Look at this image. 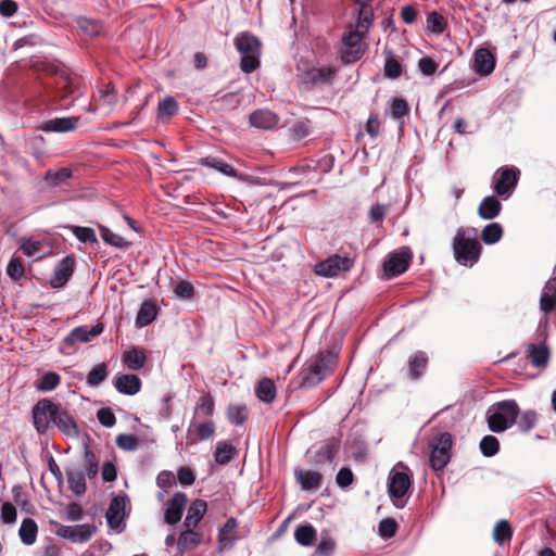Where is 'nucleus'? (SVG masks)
Masks as SVG:
<instances>
[{
    "mask_svg": "<svg viewBox=\"0 0 556 556\" xmlns=\"http://www.w3.org/2000/svg\"><path fill=\"white\" fill-rule=\"evenodd\" d=\"M372 23V11L368 8L359 10L355 24L348 25L341 38L340 58L344 64L358 61L365 53L367 46L364 38Z\"/></svg>",
    "mask_w": 556,
    "mask_h": 556,
    "instance_id": "f257e3e1",
    "label": "nucleus"
},
{
    "mask_svg": "<svg viewBox=\"0 0 556 556\" xmlns=\"http://www.w3.org/2000/svg\"><path fill=\"white\" fill-rule=\"evenodd\" d=\"M455 261L463 266H472L480 260L482 247L475 229L458 228L452 241Z\"/></svg>",
    "mask_w": 556,
    "mask_h": 556,
    "instance_id": "f03ea898",
    "label": "nucleus"
},
{
    "mask_svg": "<svg viewBox=\"0 0 556 556\" xmlns=\"http://www.w3.org/2000/svg\"><path fill=\"white\" fill-rule=\"evenodd\" d=\"M520 414L515 400H506L494 404L486 413V421L491 431L503 432L516 424Z\"/></svg>",
    "mask_w": 556,
    "mask_h": 556,
    "instance_id": "7ed1b4c3",
    "label": "nucleus"
},
{
    "mask_svg": "<svg viewBox=\"0 0 556 556\" xmlns=\"http://www.w3.org/2000/svg\"><path fill=\"white\" fill-rule=\"evenodd\" d=\"M236 49L242 54L240 67L244 73H252L260 66L262 43L254 35L242 31L233 40Z\"/></svg>",
    "mask_w": 556,
    "mask_h": 556,
    "instance_id": "20e7f679",
    "label": "nucleus"
},
{
    "mask_svg": "<svg viewBox=\"0 0 556 556\" xmlns=\"http://www.w3.org/2000/svg\"><path fill=\"white\" fill-rule=\"evenodd\" d=\"M336 364V354L329 351L320 352L305 370L301 386L308 388L317 386L333 371Z\"/></svg>",
    "mask_w": 556,
    "mask_h": 556,
    "instance_id": "39448f33",
    "label": "nucleus"
},
{
    "mask_svg": "<svg viewBox=\"0 0 556 556\" xmlns=\"http://www.w3.org/2000/svg\"><path fill=\"white\" fill-rule=\"evenodd\" d=\"M59 405L49 399L39 400L33 407V424L38 433L45 434L51 424H54Z\"/></svg>",
    "mask_w": 556,
    "mask_h": 556,
    "instance_id": "423d86ee",
    "label": "nucleus"
},
{
    "mask_svg": "<svg viewBox=\"0 0 556 556\" xmlns=\"http://www.w3.org/2000/svg\"><path fill=\"white\" fill-rule=\"evenodd\" d=\"M341 442L331 437L308 450V462L317 467L331 464L340 451Z\"/></svg>",
    "mask_w": 556,
    "mask_h": 556,
    "instance_id": "0eeeda50",
    "label": "nucleus"
},
{
    "mask_svg": "<svg viewBox=\"0 0 556 556\" xmlns=\"http://www.w3.org/2000/svg\"><path fill=\"white\" fill-rule=\"evenodd\" d=\"M430 465L433 470H442L450 462L452 448V435L448 432L441 433L431 443Z\"/></svg>",
    "mask_w": 556,
    "mask_h": 556,
    "instance_id": "6e6552de",
    "label": "nucleus"
},
{
    "mask_svg": "<svg viewBox=\"0 0 556 556\" xmlns=\"http://www.w3.org/2000/svg\"><path fill=\"white\" fill-rule=\"evenodd\" d=\"M413 254L408 247H403L388 255L382 264L387 278L396 277L405 273L409 266Z\"/></svg>",
    "mask_w": 556,
    "mask_h": 556,
    "instance_id": "1a4fd4ad",
    "label": "nucleus"
},
{
    "mask_svg": "<svg viewBox=\"0 0 556 556\" xmlns=\"http://www.w3.org/2000/svg\"><path fill=\"white\" fill-rule=\"evenodd\" d=\"M519 178V170L515 167H501L493 175V190L500 197H509Z\"/></svg>",
    "mask_w": 556,
    "mask_h": 556,
    "instance_id": "9d476101",
    "label": "nucleus"
},
{
    "mask_svg": "<svg viewBox=\"0 0 556 556\" xmlns=\"http://www.w3.org/2000/svg\"><path fill=\"white\" fill-rule=\"evenodd\" d=\"M353 260L348 256L333 254L315 265V273L323 277H336L342 271H349L353 267Z\"/></svg>",
    "mask_w": 556,
    "mask_h": 556,
    "instance_id": "9b49d317",
    "label": "nucleus"
},
{
    "mask_svg": "<svg viewBox=\"0 0 556 556\" xmlns=\"http://www.w3.org/2000/svg\"><path fill=\"white\" fill-rule=\"evenodd\" d=\"M97 531V527L89 523L77 526L58 525L55 534L62 539L68 540L72 543H86Z\"/></svg>",
    "mask_w": 556,
    "mask_h": 556,
    "instance_id": "f8f14e48",
    "label": "nucleus"
},
{
    "mask_svg": "<svg viewBox=\"0 0 556 556\" xmlns=\"http://www.w3.org/2000/svg\"><path fill=\"white\" fill-rule=\"evenodd\" d=\"M104 330V327L101 323H98L94 326H79L74 328L63 340L64 345L67 349H76L79 343H88L92 341L94 338L100 336Z\"/></svg>",
    "mask_w": 556,
    "mask_h": 556,
    "instance_id": "ddd939ff",
    "label": "nucleus"
},
{
    "mask_svg": "<svg viewBox=\"0 0 556 556\" xmlns=\"http://www.w3.org/2000/svg\"><path fill=\"white\" fill-rule=\"evenodd\" d=\"M126 497L123 495L114 496L109 505L105 517L108 525L113 530L123 531L125 517Z\"/></svg>",
    "mask_w": 556,
    "mask_h": 556,
    "instance_id": "4468645a",
    "label": "nucleus"
},
{
    "mask_svg": "<svg viewBox=\"0 0 556 556\" xmlns=\"http://www.w3.org/2000/svg\"><path fill=\"white\" fill-rule=\"evenodd\" d=\"M412 484L410 478L406 472L391 471L389 475L388 492L390 497L395 500H402Z\"/></svg>",
    "mask_w": 556,
    "mask_h": 556,
    "instance_id": "2eb2a0df",
    "label": "nucleus"
},
{
    "mask_svg": "<svg viewBox=\"0 0 556 556\" xmlns=\"http://www.w3.org/2000/svg\"><path fill=\"white\" fill-rule=\"evenodd\" d=\"M75 258L73 256L63 257L54 268L53 276L50 279V286L54 289L64 287L74 274Z\"/></svg>",
    "mask_w": 556,
    "mask_h": 556,
    "instance_id": "dca6fc26",
    "label": "nucleus"
},
{
    "mask_svg": "<svg viewBox=\"0 0 556 556\" xmlns=\"http://www.w3.org/2000/svg\"><path fill=\"white\" fill-rule=\"evenodd\" d=\"M187 495L182 492L175 493L172 498L168 501L165 514L164 521L167 525L174 526L178 521H180L185 507L187 505Z\"/></svg>",
    "mask_w": 556,
    "mask_h": 556,
    "instance_id": "f3484780",
    "label": "nucleus"
},
{
    "mask_svg": "<svg viewBox=\"0 0 556 556\" xmlns=\"http://www.w3.org/2000/svg\"><path fill=\"white\" fill-rule=\"evenodd\" d=\"M56 86L62 99H65L68 96L80 97L84 92L83 80L77 75H60Z\"/></svg>",
    "mask_w": 556,
    "mask_h": 556,
    "instance_id": "a211bd4d",
    "label": "nucleus"
},
{
    "mask_svg": "<svg viewBox=\"0 0 556 556\" xmlns=\"http://www.w3.org/2000/svg\"><path fill=\"white\" fill-rule=\"evenodd\" d=\"M115 389L126 395H135L141 389V380L134 374H118L113 379Z\"/></svg>",
    "mask_w": 556,
    "mask_h": 556,
    "instance_id": "6ab92c4d",
    "label": "nucleus"
},
{
    "mask_svg": "<svg viewBox=\"0 0 556 556\" xmlns=\"http://www.w3.org/2000/svg\"><path fill=\"white\" fill-rule=\"evenodd\" d=\"M148 361L147 351L142 346H131L122 355L123 365L129 370L142 369Z\"/></svg>",
    "mask_w": 556,
    "mask_h": 556,
    "instance_id": "aec40b11",
    "label": "nucleus"
},
{
    "mask_svg": "<svg viewBox=\"0 0 556 556\" xmlns=\"http://www.w3.org/2000/svg\"><path fill=\"white\" fill-rule=\"evenodd\" d=\"M250 124L251 126L264 130L273 129L279 123V117L276 113L268 109H258L255 110L250 115Z\"/></svg>",
    "mask_w": 556,
    "mask_h": 556,
    "instance_id": "412c9836",
    "label": "nucleus"
},
{
    "mask_svg": "<svg viewBox=\"0 0 556 556\" xmlns=\"http://www.w3.org/2000/svg\"><path fill=\"white\" fill-rule=\"evenodd\" d=\"M495 67V58L489 49L480 48L475 52L473 68L481 76L490 75Z\"/></svg>",
    "mask_w": 556,
    "mask_h": 556,
    "instance_id": "4be33fe9",
    "label": "nucleus"
},
{
    "mask_svg": "<svg viewBox=\"0 0 556 556\" xmlns=\"http://www.w3.org/2000/svg\"><path fill=\"white\" fill-rule=\"evenodd\" d=\"M78 121L77 117H58L45 122L40 128L46 132H66L74 130Z\"/></svg>",
    "mask_w": 556,
    "mask_h": 556,
    "instance_id": "5701e85b",
    "label": "nucleus"
},
{
    "mask_svg": "<svg viewBox=\"0 0 556 556\" xmlns=\"http://www.w3.org/2000/svg\"><path fill=\"white\" fill-rule=\"evenodd\" d=\"M54 425L65 435L75 438L79 434L78 427L74 418L65 410L59 407L54 419Z\"/></svg>",
    "mask_w": 556,
    "mask_h": 556,
    "instance_id": "b1692460",
    "label": "nucleus"
},
{
    "mask_svg": "<svg viewBox=\"0 0 556 556\" xmlns=\"http://www.w3.org/2000/svg\"><path fill=\"white\" fill-rule=\"evenodd\" d=\"M556 308V279H548L545 283L541 299L540 309L545 314H549Z\"/></svg>",
    "mask_w": 556,
    "mask_h": 556,
    "instance_id": "393cba45",
    "label": "nucleus"
},
{
    "mask_svg": "<svg viewBox=\"0 0 556 556\" xmlns=\"http://www.w3.org/2000/svg\"><path fill=\"white\" fill-rule=\"evenodd\" d=\"M296 481L304 491L317 490L321 486L323 476L313 470H295Z\"/></svg>",
    "mask_w": 556,
    "mask_h": 556,
    "instance_id": "a878e982",
    "label": "nucleus"
},
{
    "mask_svg": "<svg viewBox=\"0 0 556 556\" xmlns=\"http://www.w3.org/2000/svg\"><path fill=\"white\" fill-rule=\"evenodd\" d=\"M206 502L195 500L188 508L184 525L186 528H195L206 513Z\"/></svg>",
    "mask_w": 556,
    "mask_h": 556,
    "instance_id": "bb28decb",
    "label": "nucleus"
},
{
    "mask_svg": "<svg viewBox=\"0 0 556 556\" xmlns=\"http://www.w3.org/2000/svg\"><path fill=\"white\" fill-rule=\"evenodd\" d=\"M334 76V71L330 67H312L304 74L305 83L312 85H323L330 83Z\"/></svg>",
    "mask_w": 556,
    "mask_h": 556,
    "instance_id": "cd10ccee",
    "label": "nucleus"
},
{
    "mask_svg": "<svg viewBox=\"0 0 556 556\" xmlns=\"http://www.w3.org/2000/svg\"><path fill=\"white\" fill-rule=\"evenodd\" d=\"M199 163L202 166L214 169L225 176L237 178V170L228 163L216 156H205L200 159Z\"/></svg>",
    "mask_w": 556,
    "mask_h": 556,
    "instance_id": "c85d7f7f",
    "label": "nucleus"
},
{
    "mask_svg": "<svg viewBox=\"0 0 556 556\" xmlns=\"http://www.w3.org/2000/svg\"><path fill=\"white\" fill-rule=\"evenodd\" d=\"M501 210V202L494 195H489L481 201L478 207V214L482 219L489 220L497 217Z\"/></svg>",
    "mask_w": 556,
    "mask_h": 556,
    "instance_id": "c756f323",
    "label": "nucleus"
},
{
    "mask_svg": "<svg viewBox=\"0 0 556 556\" xmlns=\"http://www.w3.org/2000/svg\"><path fill=\"white\" fill-rule=\"evenodd\" d=\"M255 394L261 402L273 403L277 394L275 382L269 378L261 379L255 386Z\"/></svg>",
    "mask_w": 556,
    "mask_h": 556,
    "instance_id": "7c9ffc66",
    "label": "nucleus"
},
{
    "mask_svg": "<svg viewBox=\"0 0 556 556\" xmlns=\"http://www.w3.org/2000/svg\"><path fill=\"white\" fill-rule=\"evenodd\" d=\"M86 476L83 470L76 468L66 469L68 486L76 495H83L86 492Z\"/></svg>",
    "mask_w": 556,
    "mask_h": 556,
    "instance_id": "2f4dec72",
    "label": "nucleus"
},
{
    "mask_svg": "<svg viewBox=\"0 0 556 556\" xmlns=\"http://www.w3.org/2000/svg\"><path fill=\"white\" fill-rule=\"evenodd\" d=\"M193 528H187L182 531L177 541L179 552L185 553L191 548L199 546L202 543V534L193 531Z\"/></svg>",
    "mask_w": 556,
    "mask_h": 556,
    "instance_id": "473e14b6",
    "label": "nucleus"
},
{
    "mask_svg": "<svg viewBox=\"0 0 556 556\" xmlns=\"http://www.w3.org/2000/svg\"><path fill=\"white\" fill-rule=\"evenodd\" d=\"M238 528V522L235 518H229L227 519V521L224 523V526L219 529V532H218V544L220 546V549H224V548H228V547H231L233 542H235V538H233V533L236 532Z\"/></svg>",
    "mask_w": 556,
    "mask_h": 556,
    "instance_id": "72a5a7b5",
    "label": "nucleus"
},
{
    "mask_svg": "<svg viewBox=\"0 0 556 556\" xmlns=\"http://www.w3.org/2000/svg\"><path fill=\"white\" fill-rule=\"evenodd\" d=\"M428 365V356L425 352H416L408 361L409 377L414 380L424 375Z\"/></svg>",
    "mask_w": 556,
    "mask_h": 556,
    "instance_id": "f704fd0d",
    "label": "nucleus"
},
{
    "mask_svg": "<svg viewBox=\"0 0 556 556\" xmlns=\"http://www.w3.org/2000/svg\"><path fill=\"white\" fill-rule=\"evenodd\" d=\"M316 538V529L311 523L300 525L294 530V539L302 546L313 545Z\"/></svg>",
    "mask_w": 556,
    "mask_h": 556,
    "instance_id": "c9c22d12",
    "label": "nucleus"
},
{
    "mask_svg": "<svg viewBox=\"0 0 556 556\" xmlns=\"http://www.w3.org/2000/svg\"><path fill=\"white\" fill-rule=\"evenodd\" d=\"M37 533H38V527H37L36 521L31 518L23 519L20 530H18V535H20L21 541L25 545H31L36 542Z\"/></svg>",
    "mask_w": 556,
    "mask_h": 556,
    "instance_id": "e433bc0d",
    "label": "nucleus"
},
{
    "mask_svg": "<svg viewBox=\"0 0 556 556\" xmlns=\"http://www.w3.org/2000/svg\"><path fill=\"white\" fill-rule=\"evenodd\" d=\"M528 352L534 367H546L549 359V351L545 344H531Z\"/></svg>",
    "mask_w": 556,
    "mask_h": 556,
    "instance_id": "4c0bfd02",
    "label": "nucleus"
},
{
    "mask_svg": "<svg viewBox=\"0 0 556 556\" xmlns=\"http://www.w3.org/2000/svg\"><path fill=\"white\" fill-rule=\"evenodd\" d=\"M156 317V306L151 301H144L137 314L136 326L142 328L151 324Z\"/></svg>",
    "mask_w": 556,
    "mask_h": 556,
    "instance_id": "58836bf2",
    "label": "nucleus"
},
{
    "mask_svg": "<svg viewBox=\"0 0 556 556\" xmlns=\"http://www.w3.org/2000/svg\"><path fill=\"white\" fill-rule=\"evenodd\" d=\"M235 453L236 450L231 444L225 441L217 442L214 452L215 462L219 465H226L232 459Z\"/></svg>",
    "mask_w": 556,
    "mask_h": 556,
    "instance_id": "ea45409f",
    "label": "nucleus"
},
{
    "mask_svg": "<svg viewBox=\"0 0 556 556\" xmlns=\"http://www.w3.org/2000/svg\"><path fill=\"white\" fill-rule=\"evenodd\" d=\"M503 227L498 223L488 224L481 232V239L485 244H494L502 239Z\"/></svg>",
    "mask_w": 556,
    "mask_h": 556,
    "instance_id": "a19ab883",
    "label": "nucleus"
},
{
    "mask_svg": "<svg viewBox=\"0 0 556 556\" xmlns=\"http://www.w3.org/2000/svg\"><path fill=\"white\" fill-rule=\"evenodd\" d=\"M72 177V170L70 168H61L58 170L49 169L46 173L45 179L48 185L56 187L66 184Z\"/></svg>",
    "mask_w": 556,
    "mask_h": 556,
    "instance_id": "79ce46f5",
    "label": "nucleus"
},
{
    "mask_svg": "<svg viewBox=\"0 0 556 556\" xmlns=\"http://www.w3.org/2000/svg\"><path fill=\"white\" fill-rule=\"evenodd\" d=\"M513 538V530L507 520H500L496 522L493 529V540L502 545L506 541H510Z\"/></svg>",
    "mask_w": 556,
    "mask_h": 556,
    "instance_id": "37998d69",
    "label": "nucleus"
},
{
    "mask_svg": "<svg viewBox=\"0 0 556 556\" xmlns=\"http://www.w3.org/2000/svg\"><path fill=\"white\" fill-rule=\"evenodd\" d=\"M227 418L229 422L240 426L248 419V408L245 405H229L227 408Z\"/></svg>",
    "mask_w": 556,
    "mask_h": 556,
    "instance_id": "c03bdc74",
    "label": "nucleus"
},
{
    "mask_svg": "<svg viewBox=\"0 0 556 556\" xmlns=\"http://www.w3.org/2000/svg\"><path fill=\"white\" fill-rule=\"evenodd\" d=\"M108 377V366L105 363L96 365L87 376V384L90 387H98Z\"/></svg>",
    "mask_w": 556,
    "mask_h": 556,
    "instance_id": "a18cd8bd",
    "label": "nucleus"
},
{
    "mask_svg": "<svg viewBox=\"0 0 556 556\" xmlns=\"http://www.w3.org/2000/svg\"><path fill=\"white\" fill-rule=\"evenodd\" d=\"M447 26L444 16L435 11L430 12L427 16V29L434 34H442Z\"/></svg>",
    "mask_w": 556,
    "mask_h": 556,
    "instance_id": "49530a36",
    "label": "nucleus"
},
{
    "mask_svg": "<svg viewBox=\"0 0 556 556\" xmlns=\"http://www.w3.org/2000/svg\"><path fill=\"white\" fill-rule=\"evenodd\" d=\"M215 401L210 393L200 396L195 405V413L208 417L214 414Z\"/></svg>",
    "mask_w": 556,
    "mask_h": 556,
    "instance_id": "de8ad7c7",
    "label": "nucleus"
},
{
    "mask_svg": "<svg viewBox=\"0 0 556 556\" xmlns=\"http://www.w3.org/2000/svg\"><path fill=\"white\" fill-rule=\"evenodd\" d=\"M538 421V414L533 409L525 410L517 419V425L520 431L529 432L532 430Z\"/></svg>",
    "mask_w": 556,
    "mask_h": 556,
    "instance_id": "09e8293b",
    "label": "nucleus"
},
{
    "mask_svg": "<svg viewBox=\"0 0 556 556\" xmlns=\"http://www.w3.org/2000/svg\"><path fill=\"white\" fill-rule=\"evenodd\" d=\"M100 235L103 241L110 245L116 248H127L129 242H127L122 236L114 233L108 227L100 226Z\"/></svg>",
    "mask_w": 556,
    "mask_h": 556,
    "instance_id": "8fccbe9b",
    "label": "nucleus"
},
{
    "mask_svg": "<svg viewBox=\"0 0 556 556\" xmlns=\"http://www.w3.org/2000/svg\"><path fill=\"white\" fill-rule=\"evenodd\" d=\"M178 111V103L174 97H166L157 105V117H170Z\"/></svg>",
    "mask_w": 556,
    "mask_h": 556,
    "instance_id": "3c124183",
    "label": "nucleus"
},
{
    "mask_svg": "<svg viewBox=\"0 0 556 556\" xmlns=\"http://www.w3.org/2000/svg\"><path fill=\"white\" fill-rule=\"evenodd\" d=\"M61 378L54 371L46 372L37 382L36 387L41 391H52L60 384Z\"/></svg>",
    "mask_w": 556,
    "mask_h": 556,
    "instance_id": "603ef678",
    "label": "nucleus"
},
{
    "mask_svg": "<svg viewBox=\"0 0 556 556\" xmlns=\"http://www.w3.org/2000/svg\"><path fill=\"white\" fill-rule=\"evenodd\" d=\"M336 549V541L329 535H323L312 556H331Z\"/></svg>",
    "mask_w": 556,
    "mask_h": 556,
    "instance_id": "864d4df0",
    "label": "nucleus"
},
{
    "mask_svg": "<svg viewBox=\"0 0 556 556\" xmlns=\"http://www.w3.org/2000/svg\"><path fill=\"white\" fill-rule=\"evenodd\" d=\"M402 74V65L401 63L392 55L391 52H388L384 64V75L388 78L395 79L400 77Z\"/></svg>",
    "mask_w": 556,
    "mask_h": 556,
    "instance_id": "5fc2aeb1",
    "label": "nucleus"
},
{
    "mask_svg": "<svg viewBox=\"0 0 556 556\" xmlns=\"http://www.w3.org/2000/svg\"><path fill=\"white\" fill-rule=\"evenodd\" d=\"M85 464V473L87 475V477L89 479H92L94 477H97L98 475V471H99V462L94 455V453L92 451H90L89 448H86L85 450V459H84Z\"/></svg>",
    "mask_w": 556,
    "mask_h": 556,
    "instance_id": "6e6d98bb",
    "label": "nucleus"
},
{
    "mask_svg": "<svg viewBox=\"0 0 556 556\" xmlns=\"http://www.w3.org/2000/svg\"><path fill=\"white\" fill-rule=\"evenodd\" d=\"M481 453L486 457L494 456L500 450V442L493 435H485L480 442Z\"/></svg>",
    "mask_w": 556,
    "mask_h": 556,
    "instance_id": "4d7b16f0",
    "label": "nucleus"
},
{
    "mask_svg": "<svg viewBox=\"0 0 556 556\" xmlns=\"http://www.w3.org/2000/svg\"><path fill=\"white\" fill-rule=\"evenodd\" d=\"M73 235L83 243H94L97 242V236L92 228L89 227H80V226H71Z\"/></svg>",
    "mask_w": 556,
    "mask_h": 556,
    "instance_id": "13d9d810",
    "label": "nucleus"
},
{
    "mask_svg": "<svg viewBox=\"0 0 556 556\" xmlns=\"http://www.w3.org/2000/svg\"><path fill=\"white\" fill-rule=\"evenodd\" d=\"M116 445L124 451H135L139 446V439L135 434L122 433L116 437Z\"/></svg>",
    "mask_w": 556,
    "mask_h": 556,
    "instance_id": "bf43d9fd",
    "label": "nucleus"
},
{
    "mask_svg": "<svg viewBox=\"0 0 556 556\" xmlns=\"http://www.w3.org/2000/svg\"><path fill=\"white\" fill-rule=\"evenodd\" d=\"M409 113L407 102L402 98H394L391 101V116L394 119H400Z\"/></svg>",
    "mask_w": 556,
    "mask_h": 556,
    "instance_id": "052dcab7",
    "label": "nucleus"
},
{
    "mask_svg": "<svg viewBox=\"0 0 556 556\" xmlns=\"http://www.w3.org/2000/svg\"><path fill=\"white\" fill-rule=\"evenodd\" d=\"M175 295L180 300H190L194 295V288L189 281H178L174 287Z\"/></svg>",
    "mask_w": 556,
    "mask_h": 556,
    "instance_id": "680f3d73",
    "label": "nucleus"
},
{
    "mask_svg": "<svg viewBox=\"0 0 556 556\" xmlns=\"http://www.w3.org/2000/svg\"><path fill=\"white\" fill-rule=\"evenodd\" d=\"M378 529H379V534L381 538L390 539L395 534L396 529H397V523L392 518H386L379 522Z\"/></svg>",
    "mask_w": 556,
    "mask_h": 556,
    "instance_id": "e2e57ef3",
    "label": "nucleus"
},
{
    "mask_svg": "<svg viewBox=\"0 0 556 556\" xmlns=\"http://www.w3.org/2000/svg\"><path fill=\"white\" fill-rule=\"evenodd\" d=\"M78 25L79 28L89 36H97L101 30V26L98 22L86 17L80 18Z\"/></svg>",
    "mask_w": 556,
    "mask_h": 556,
    "instance_id": "0e129e2a",
    "label": "nucleus"
},
{
    "mask_svg": "<svg viewBox=\"0 0 556 556\" xmlns=\"http://www.w3.org/2000/svg\"><path fill=\"white\" fill-rule=\"evenodd\" d=\"M7 274L13 280H18L24 275V266L18 258H11L7 266Z\"/></svg>",
    "mask_w": 556,
    "mask_h": 556,
    "instance_id": "69168bd1",
    "label": "nucleus"
},
{
    "mask_svg": "<svg viewBox=\"0 0 556 556\" xmlns=\"http://www.w3.org/2000/svg\"><path fill=\"white\" fill-rule=\"evenodd\" d=\"M176 483V477L172 471H161L156 477V484L159 488L167 491V489L172 488Z\"/></svg>",
    "mask_w": 556,
    "mask_h": 556,
    "instance_id": "338daca9",
    "label": "nucleus"
},
{
    "mask_svg": "<svg viewBox=\"0 0 556 556\" xmlns=\"http://www.w3.org/2000/svg\"><path fill=\"white\" fill-rule=\"evenodd\" d=\"M195 431L199 440H207L215 432V424L213 420H206L204 422L199 424L195 428Z\"/></svg>",
    "mask_w": 556,
    "mask_h": 556,
    "instance_id": "774afa93",
    "label": "nucleus"
}]
</instances>
